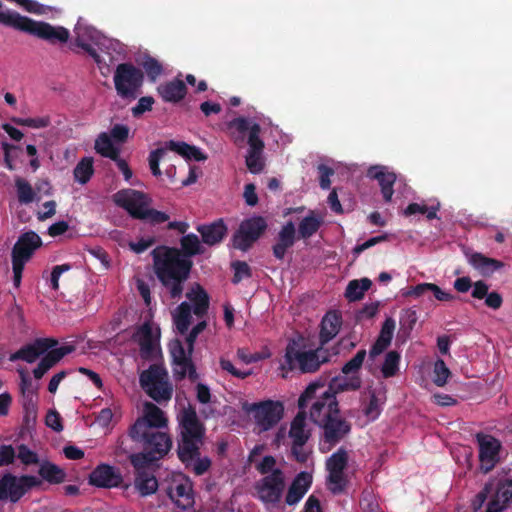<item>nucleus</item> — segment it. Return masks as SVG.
<instances>
[{
    "label": "nucleus",
    "instance_id": "nucleus-12",
    "mask_svg": "<svg viewBox=\"0 0 512 512\" xmlns=\"http://www.w3.org/2000/svg\"><path fill=\"white\" fill-rule=\"evenodd\" d=\"M40 484V480L32 475L17 477L12 473H5L0 479V501L9 500L18 502L26 492Z\"/></svg>",
    "mask_w": 512,
    "mask_h": 512
},
{
    "label": "nucleus",
    "instance_id": "nucleus-15",
    "mask_svg": "<svg viewBox=\"0 0 512 512\" xmlns=\"http://www.w3.org/2000/svg\"><path fill=\"white\" fill-rule=\"evenodd\" d=\"M250 411L254 412V419L261 431H268L282 419L284 406L279 401L266 400L252 404Z\"/></svg>",
    "mask_w": 512,
    "mask_h": 512
},
{
    "label": "nucleus",
    "instance_id": "nucleus-35",
    "mask_svg": "<svg viewBox=\"0 0 512 512\" xmlns=\"http://www.w3.org/2000/svg\"><path fill=\"white\" fill-rule=\"evenodd\" d=\"M94 148L99 155L111 160L120 155V149L113 144L111 137L106 132L97 136Z\"/></svg>",
    "mask_w": 512,
    "mask_h": 512
},
{
    "label": "nucleus",
    "instance_id": "nucleus-22",
    "mask_svg": "<svg viewBox=\"0 0 512 512\" xmlns=\"http://www.w3.org/2000/svg\"><path fill=\"white\" fill-rule=\"evenodd\" d=\"M89 484L99 488H112L121 485V473L109 464L98 465L89 475Z\"/></svg>",
    "mask_w": 512,
    "mask_h": 512
},
{
    "label": "nucleus",
    "instance_id": "nucleus-39",
    "mask_svg": "<svg viewBox=\"0 0 512 512\" xmlns=\"http://www.w3.org/2000/svg\"><path fill=\"white\" fill-rule=\"evenodd\" d=\"M372 281L369 278L352 280L348 283L345 290V297L350 301H358L364 297V293L370 289Z\"/></svg>",
    "mask_w": 512,
    "mask_h": 512
},
{
    "label": "nucleus",
    "instance_id": "nucleus-41",
    "mask_svg": "<svg viewBox=\"0 0 512 512\" xmlns=\"http://www.w3.org/2000/svg\"><path fill=\"white\" fill-rule=\"evenodd\" d=\"M93 173V159L91 157L82 158L73 170L74 179L80 184H86Z\"/></svg>",
    "mask_w": 512,
    "mask_h": 512
},
{
    "label": "nucleus",
    "instance_id": "nucleus-6",
    "mask_svg": "<svg viewBox=\"0 0 512 512\" xmlns=\"http://www.w3.org/2000/svg\"><path fill=\"white\" fill-rule=\"evenodd\" d=\"M330 354L323 348L306 350L298 341L292 339L285 349L282 370H297L300 373H314L320 366L329 361Z\"/></svg>",
    "mask_w": 512,
    "mask_h": 512
},
{
    "label": "nucleus",
    "instance_id": "nucleus-34",
    "mask_svg": "<svg viewBox=\"0 0 512 512\" xmlns=\"http://www.w3.org/2000/svg\"><path fill=\"white\" fill-rule=\"evenodd\" d=\"M40 477L50 484H60L66 479V472L56 464L44 461L38 470Z\"/></svg>",
    "mask_w": 512,
    "mask_h": 512
},
{
    "label": "nucleus",
    "instance_id": "nucleus-37",
    "mask_svg": "<svg viewBox=\"0 0 512 512\" xmlns=\"http://www.w3.org/2000/svg\"><path fill=\"white\" fill-rule=\"evenodd\" d=\"M241 230L258 240L267 229V222L262 216H253L244 219L239 227Z\"/></svg>",
    "mask_w": 512,
    "mask_h": 512
},
{
    "label": "nucleus",
    "instance_id": "nucleus-30",
    "mask_svg": "<svg viewBox=\"0 0 512 512\" xmlns=\"http://www.w3.org/2000/svg\"><path fill=\"white\" fill-rule=\"evenodd\" d=\"M306 418L307 411L299 409L290 425L289 437L297 446H304L311 436L310 431L306 429Z\"/></svg>",
    "mask_w": 512,
    "mask_h": 512
},
{
    "label": "nucleus",
    "instance_id": "nucleus-54",
    "mask_svg": "<svg viewBox=\"0 0 512 512\" xmlns=\"http://www.w3.org/2000/svg\"><path fill=\"white\" fill-rule=\"evenodd\" d=\"M363 412L370 420H376L379 417L381 406L375 390H369V402L363 408Z\"/></svg>",
    "mask_w": 512,
    "mask_h": 512
},
{
    "label": "nucleus",
    "instance_id": "nucleus-55",
    "mask_svg": "<svg viewBox=\"0 0 512 512\" xmlns=\"http://www.w3.org/2000/svg\"><path fill=\"white\" fill-rule=\"evenodd\" d=\"M12 122L19 126H26L30 128H46L50 125V117L44 116V117H36V118H18L14 117L12 118Z\"/></svg>",
    "mask_w": 512,
    "mask_h": 512
},
{
    "label": "nucleus",
    "instance_id": "nucleus-10",
    "mask_svg": "<svg viewBox=\"0 0 512 512\" xmlns=\"http://www.w3.org/2000/svg\"><path fill=\"white\" fill-rule=\"evenodd\" d=\"M348 452L344 447H340L326 460V470L328 476L326 480L329 491L338 495L343 493L348 486V478L344 471L348 466Z\"/></svg>",
    "mask_w": 512,
    "mask_h": 512
},
{
    "label": "nucleus",
    "instance_id": "nucleus-11",
    "mask_svg": "<svg viewBox=\"0 0 512 512\" xmlns=\"http://www.w3.org/2000/svg\"><path fill=\"white\" fill-rule=\"evenodd\" d=\"M257 498L264 505L276 506L282 499L285 490V476L281 469L273 471V473L263 476L255 485Z\"/></svg>",
    "mask_w": 512,
    "mask_h": 512
},
{
    "label": "nucleus",
    "instance_id": "nucleus-7",
    "mask_svg": "<svg viewBox=\"0 0 512 512\" xmlns=\"http://www.w3.org/2000/svg\"><path fill=\"white\" fill-rule=\"evenodd\" d=\"M10 27L38 37L50 44L66 43L70 32L63 26H53L48 22L35 21L29 17L15 13Z\"/></svg>",
    "mask_w": 512,
    "mask_h": 512
},
{
    "label": "nucleus",
    "instance_id": "nucleus-27",
    "mask_svg": "<svg viewBox=\"0 0 512 512\" xmlns=\"http://www.w3.org/2000/svg\"><path fill=\"white\" fill-rule=\"evenodd\" d=\"M157 91L163 101L178 103L185 98L187 94V87L184 81L179 78H174L171 81L160 84Z\"/></svg>",
    "mask_w": 512,
    "mask_h": 512
},
{
    "label": "nucleus",
    "instance_id": "nucleus-47",
    "mask_svg": "<svg viewBox=\"0 0 512 512\" xmlns=\"http://www.w3.org/2000/svg\"><path fill=\"white\" fill-rule=\"evenodd\" d=\"M440 208V203H437L436 205H433L431 207H428L425 204H419V203H410L404 210L405 216H411L416 213L424 214L426 215L428 220H432L437 218V211Z\"/></svg>",
    "mask_w": 512,
    "mask_h": 512
},
{
    "label": "nucleus",
    "instance_id": "nucleus-53",
    "mask_svg": "<svg viewBox=\"0 0 512 512\" xmlns=\"http://www.w3.org/2000/svg\"><path fill=\"white\" fill-rule=\"evenodd\" d=\"M231 267L234 270L232 278L233 284H239L243 279L252 277V270L245 261H234Z\"/></svg>",
    "mask_w": 512,
    "mask_h": 512
},
{
    "label": "nucleus",
    "instance_id": "nucleus-42",
    "mask_svg": "<svg viewBox=\"0 0 512 512\" xmlns=\"http://www.w3.org/2000/svg\"><path fill=\"white\" fill-rule=\"evenodd\" d=\"M191 307L187 302H182L174 317L175 326L180 334H185L191 324Z\"/></svg>",
    "mask_w": 512,
    "mask_h": 512
},
{
    "label": "nucleus",
    "instance_id": "nucleus-57",
    "mask_svg": "<svg viewBox=\"0 0 512 512\" xmlns=\"http://www.w3.org/2000/svg\"><path fill=\"white\" fill-rule=\"evenodd\" d=\"M166 154L165 148H157L150 152L149 154V168L151 170V173L155 177H160L162 175V172L159 168V163L162 157Z\"/></svg>",
    "mask_w": 512,
    "mask_h": 512
},
{
    "label": "nucleus",
    "instance_id": "nucleus-59",
    "mask_svg": "<svg viewBox=\"0 0 512 512\" xmlns=\"http://www.w3.org/2000/svg\"><path fill=\"white\" fill-rule=\"evenodd\" d=\"M255 468L261 475L264 476L269 475L278 469L276 468V459L272 455L264 456L263 459L255 465Z\"/></svg>",
    "mask_w": 512,
    "mask_h": 512
},
{
    "label": "nucleus",
    "instance_id": "nucleus-49",
    "mask_svg": "<svg viewBox=\"0 0 512 512\" xmlns=\"http://www.w3.org/2000/svg\"><path fill=\"white\" fill-rule=\"evenodd\" d=\"M367 356V352L365 349H360L348 362L344 364L342 367V373L346 376L355 375L357 373Z\"/></svg>",
    "mask_w": 512,
    "mask_h": 512
},
{
    "label": "nucleus",
    "instance_id": "nucleus-4",
    "mask_svg": "<svg viewBox=\"0 0 512 512\" xmlns=\"http://www.w3.org/2000/svg\"><path fill=\"white\" fill-rule=\"evenodd\" d=\"M167 418L164 412L153 403H146L144 414L129 428L128 435L132 440H151L165 449H171L172 439L160 428L167 427Z\"/></svg>",
    "mask_w": 512,
    "mask_h": 512
},
{
    "label": "nucleus",
    "instance_id": "nucleus-28",
    "mask_svg": "<svg viewBox=\"0 0 512 512\" xmlns=\"http://www.w3.org/2000/svg\"><path fill=\"white\" fill-rule=\"evenodd\" d=\"M468 262L483 277H490L504 267L502 261L487 257L478 252L472 253L468 258Z\"/></svg>",
    "mask_w": 512,
    "mask_h": 512
},
{
    "label": "nucleus",
    "instance_id": "nucleus-52",
    "mask_svg": "<svg viewBox=\"0 0 512 512\" xmlns=\"http://www.w3.org/2000/svg\"><path fill=\"white\" fill-rule=\"evenodd\" d=\"M433 382L438 387H443L447 383V379L451 375V372L447 365L445 364L444 360L438 359L434 363V369H433Z\"/></svg>",
    "mask_w": 512,
    "mask_h": 512
},
{
    "label": "nucleus",
    "instance_id": "nucleus-63",
    "mask_svg": "<svg viewBox=\"0 0 512 512\" xmlns=\"http://www.w3.org/2000/svg\"><path fill=\"white\" fill-rule=\"evenodd\" d=\"M112 140L118 143H125L129 137V128L124 124H115L110 129V134Z\"/></svg>",
    "mask_w": 512,
    "mask_h": 512
},
{
    "label": "nucleus",
    "instance_id": "nucleus-48",
    "mask_svg": "<svg viewBox=\"0 0 512 512\" xmlns=\"http://www.w3.org/2000/svg\"><path fill=\"white\" fill-rule=\"evenodd\" d=\"M141 66L145 70L149 80L155 82L158 77L163 73L162 64L154 57L146 55L141 63Z\"/></svg>",
    "mask_w": 512,
    "mask_h": 512
},
{
    "label": "nucleus",
    "instance_id": "nucleus-24",
    "mask_svg": "<svg viewBox=\"0 0 512 512\" xmlns=\"http://www.w3.org/2000/svg\"><path fill=\"white\" fill-rule=\"evenodd\" d=\"M230 128H235L242 134L241 142L244 140V134L248 131V151H263L264 142L260 138L261 127L258 123H250L245 117H237L229 122Z\"/></svg>",
    "mask_w": 512,
    "mask_h": 512
},
{
    "label": "nucleus",
    "instance_id": "nucleus-64",
    "mask_svg": "<svg viewBox=\"0 0 512 512\" xmlns=\"http://www.w3.org/2000/svg\"><path fill=\"white\" fill-rule=\"evenodd\" d=\"M417 322V314L413 309L403 310L400 316V324L403 329L410 332Z\"/></svg>",
    "mask_w": 512,
    "mask_h": 512
},
{
    "label": "nucleus",
    "instance_id": "nucleus-61",
    "mask_svg": "<svg viewBox=\"0 0 512 512\" xmlns=\"http://www.w3.org/2000/svg\"><path fill=\"white\" fill-rule=\"evenodd\" d=\"M17 457L24 465L37 464L39 462L37 453L30 450L25 444H21L18 447Z\"/></svg>",
    "mask_w": 512,
    "mask_h": 512
},
{
    "label": "nucleus",
    "instance_id": "nucleus-46",
    "mask_svg": "<svg viewBox=\"0 0 512 512\" xmlns=\"http://www.w3.org/2000/svg\"><path fill=\"white\" fill-rule=\"evenodd\" d=\"M257 242L255 238L246 234L244 230L238 228L232 235V247L242 252H247Z\"/></svg>",
    "mask_w": 512,
    "mask_h": 512
},
{
    "label": "nucleus",
    "instance_id": "nucleus-25",
    "mask_svg": "<svg viewBox=\"0 0 512 512\" xmlns=\"http://www.w3.org/2000/svg\"><path fill=\"white\" fill-rule=\"evenodd\" d=\"M203 243L214 246L223 241L228 233V227L223 219H217L210 224H202L197 227Z\"/></svg>",
    "mask_w": 512,
    "mask_h": 512
},
{
    "label": "nucleus",
    "instance_id": "nucleus-36",
    "mask_svg": "<svg viewBox=\"0 0 512 512\" xmlns=\"http://www.w3.org/2000/svg\"><path fill=\"white\" fill-rule=\"evenodd\" d=\"M94 32L95 31H93V30L85 29V34H84V33H82V28L81 27H76L75 28V33H76L75 44L78 47H80L81 49H83L89 56H91L93 58V60L97 64H101L102 63V57L96 51V49L93 48L87 42V39H90V40L94 39V36H93Z\"/></svg>",
    "mask_w": 512,
    "mask_h": 512
},
{
    "label": "nucleus",
    "instance_id": "nucleus-26",
    "mask_svg": "<svg viewBox=\"0 0 512 512\" xmlns=\"http://www.w3.org/2000/svg\"><path fill=\"white\" fill-rule=\"evenodd\" d=\"M296 229L292 221L282 226L278 233L277 242L272 247L273 255L276 259L282 260L289 248L295 243Z\"/></svg>",
    "mask_w": 512,
    "mask_h": 512
},
{
    "label": "nucleus",
    "instance_id": "nucleus-50",
    "mask_svg": "<svg viewBox=\"0 0 512 512\" xmlns=\"http://www.w3.org/2000/svg\"><path fill=\"white\" fill-rule=\"evenodd\" d=\"M169 350L173 363L182 361L183 364H186V360L192 359V354L189 353L188 348H184L183 343L179 339H175L170 343Z\"/></svg>",
    "mask_w": 512,
    "mask_h": 512
},
{
    "label": "nucleus",
    "instance_id": "nucleus-38",
    "mask_svg": "<svg viewBox=\"0 0 512 512\" xmlns=\"http://www.w3.org/2000/svg\"><path fill=\"white\" fill-rule=\"evenodd\" d=\"M180 246L181 248L179 250L186 259H190V257L204 253V248L201 245L198 236L193 233L184 235L180 239Z\"/></svg>",
    "mask_w": 512,
    "mask_h": 512
},
{
    "label": "nucleus",
    "instance_id": "nucleus-29",
    "mask_svg": "<svg viewBox=\"0 0 512 512\" xmlns=\"http://www.w3.org/2000/svg\"><path fill=\"white\" fill-rule=\"evenodd\" d=\"M342 316L338 311H329L321 321L320 342L326 344L340 331Z\"/></svg>",
    "mask_w": 512,
    "mask_h": 512
},
{
    "label": "nucleus",
    "instance_id": "nucleus-43",
    "mask_svg": "<svg viewBox=\"0 0 512 512\" xmlns=\"http://www.w3.org/2000/svg\"><path fill=\"white\" fill-rule=\"evenodd\" d=\"M400 359V353L395 350H391L385 355V359L381 367V373L384 378L394 377L398 373Z\"/></svg>",
    "mask_w": 512,
    "mask_h": 512
},
{
    "label": "nucleus",
    "instance_id": "nucleus-31",
    "mask_svg": "<svg viewBox=\"0 0 512 512\" xmlns=\"http://www.w3.org/2000/svg\"><path fill=\"white\" fill-rule=\"evenodd\" d=\"M362 380L359 375H348V377L335 376L330 381L326 390L332 395L345 391H357L361 388Z\"/></svg>",
    "mask_w": 512,
    "mask_h": 512
},
{
    "label": "nucleus",
    "instance_id": "nucleus-16",
    "mask_svg": "<svg viewBox=\"0 0 512 512\" xmlns=\"http://www.w3.org/2000/svg\"><path fill=\"white\" fill-rule=\"evenodd\" d=\"M476 439L479 446L480 469L486 474L499 462L501 443L495 437L483 433H478Z\"/></svg>",
    "mask_w": 512,
    "mask_h": 512
},
{
    "label": "nucleus",
    "instance_id": "nucleus-17",
    "mask_svg": "<svg viewBox=\"0 0 512 512\" xmlns=\"http://www.w3.org/2000/svg\"><path fill=\"white\" fill-rule=\"evenodd\" d=\"M166 493L181 510H189L194 506L193 482L188 477L174 479L167 487Z\"/></svg>",
    "mask_w": 512,
    "mask_h": 512
},
{
    "label": "nucleus",
    "instance_id": "nucleus-58",
    "mask_svg": "<svg viewBox=\"0 0 512 512\" xmlns=\"http://www.w3.org/2000/svg\"><path fill=\"white\" fill-rule=\"evenodd\" d=\"M297 483H291L285 496V502L289 506L296 505L307 493V486L303 489L297 487Z\"/></svg>",
    "mask_w": 512,
    "mask_h": 512
},
{
    "label": "nucleus",
    "instance_id": "nucleus-62",
    "mask_svg": "<svg viewBox=\"0 0 512 512\" xmlns=\"http://www.w3.org/2000/svg\"><path fill=\"white\" fill-rule=\"evenodd\" d=\"M153 104H154V98L153 97H151V96L141 97L138 100V103L136 104V106H134L132 108V115L134 117H136V118L140 117L145 112L151 111Z\"/></svg>",
    "mask_w": 512,
    "mask_h": 512
},
{
    "label": "nucleus",
    "instance_id": "nucleus-21",
    "mask_svg": "<svg viewBox=\"0 0 512 512\" xmlns=\"http://www.w3.org/2000/svg\"><path fill=\"white\" fill-rule=\"evenodd\" d=\"M75 351V346L66 344L60 347H53L45 352L38 363L33 369V376L35 379H41L51 368L57 365L66 355Z\"/></svg>",
    "mask_w": 512,
    "mask_h": 512
},
{
    "label": "nucleus",
    "instance_id": "nucleus-2",
    "mask_svg": "<svg viewBox=\"0 0 512 512\" xmlns=\"http://www.w3.org/2000/svg\"><path fill=\"white\" fill-rule=\"evenodd\" d=\"M154 273L171 299H180L189 278L193 262L183 257L178 248L165 247L163 252L153 250Z\"/></svg>",
    "mask_w": 512,
    "mask_h": 512
},
{
    "label": "nucleus",
    "instance_id": "nucleus-9",
    "mask_svg": "<svg viewBox=\"0 0 512 512\" xmlns=\"http://www.w3.org/2000/svg\"><path fill=\"white\" fill-rule=\"evenodd\" d=\"M144 74L131 63H121L114 73V85L122 99L135 100L143 84Z\"/></svg>",
    "mask_w": 512,
    "mask_h": 512
},
{
    "label": "nucleus",
    "instance_id": "nucleus-32",
    "mask_svg": "<svg viewBox=\"0 0 512 512\" xmlns=\"http://www.w3.org/2000/svg\"><path fill=\"white\" fill-rule=\"evenodd\" d=\"M187 298L192 302L193 312L197 317L201 318L207 313L209 296L199 284L187 293Z\"/></svg>",
    "mask_w": 512,
    "mask_h": 512
},
{
    "label": "nucleus",
    "instance_id": "nucleus-56",
    "mask_svg": "<svg viewBox=\"0 0 512 512\" xmlns=\"http://www.w3.org/2000/svg\"><path fill=\"white\" fill-rule=\"evenodd\" d=\"M263 151H248L246 155V166L253 174H258L264 169V161L262 159Z\"/></svg>",
    "mask_w": 512,
    "mask_h": 512
},
{
    "label": "nucleus",
    "instance_id": "nucleus-1",
    "mask_svg": "<svg viewBox=\"0 0 512 512\" xmlns=\"http://www.w3.org/2000/svg\"><path fill=\"white\" fill-rule=\"evenodd\" d=\"M180 438L177 454L186 467L194 461L192 470L197 476L205 474L211 467V460L205 456L200 458V448L204 444L206 428L198 418L195 408L191 405L181 410L178 415Z\"/></svg>",
    "mask_w": 512,
    "mask_h": 512
},
{
    "label": "nucleus",
    "instance_id": "nucleus-19",
    "mask_svg": "<svg viewBox=\"0 0 512 512\" xmlns=\"http://www.w3.org/2000/svg\"><path fill=\"white\" fill-rule=\"evenodd\" d=\"M41 246L42 239L36 232L30 230L22 233L12 248V262L26 264Z\"/></svg>",
    "mask_w": 512,
    "mask_h": 512
},
{
    "label": "nucleus",
    "instance_id": "nucleus-3",
    "mask_svg": "<svg viewBox=\"0 0 512 512\" xmlns=\"http://www.w3.org/2000/svg\"><path fill=\"white\" fill-rule=\"evenodd\" d=\"M298 408L307 411V416L315 425L340 412L337 397L326 390L322 380L311 382L305 388L298 399Z\"/></svg>",
    "mask_w": 512,
    "mask_h": 512
},
{
    "label": "nucleus",
    "instance_id": "nucleus-51",
    "mask_svg": "<svg viewBox=\"0 0 512 512\" xmlns=\"http://www.w3.org/2000/svg\"><path fill=\"white\" fill-rule=\"evenodd\" d=\"M495 494L504 505L509 507V503L512 500V479H506L504 481H500L495 485Z\"/></svg>",
    "mask_w": 512,
    "mask_h": 512
},
{
    "label": "nucleus",
    "instance_id": "nucleus-20",
    "mask_svg": "<svg viewBox=\"0 0 512 512\" xmlns=\"http://www.w3.org/2000/svg\"><path fill=\"white\" fill-rule=\"evenodd\" d=\"M367 177L378 182L384 202L390 203L394 194L396 174L387 166L374 165L367 170Z\"/></svg>",
    "mask_w": 512,
    "mask_h": 512
},
{
    "label": "nucleus",
    "instance_id": "nucleus-60",
    "mask_svg": "<svg viewBox=\"0 0 512 512\" xmlns=\"http://www.w3.org/2000/svg\"><path fill=\"white\" fill-rule=\"evenodd\" d=\"M494 481L487 482L482 490L475 496L473 501V508L475 511L479 510L487 500L488 496L494 491Z\"/></svg>",
    "mask_w": 512,
    "mask_h": 512
},
{
    "label": "nucleus",
    "instance_id": "nucleus-33",
    "mask_svg": "<svg viewBox=\"0 0 512 512\" xmlns=\"http://www.w3.org/2000/svg\"><path fill=\"white\" fill-rule=\"evenodd\" d=\"M134 486L142 497H146L157 491L158 481L152 472L136 473Z\"/></svg>",
    "mask_w": 512,
    "mask_h": 512
},
{
    "label": "nucleus",
    "instance_id": "nucleus-5",
    "mask_svg": "<svg viewBox=\"0 0 512 512\" xmlns=\"http://www.w3.org/2000/svg\"><path fill=\"white\" fill-rule=\"evenodd\" d=\"M113 201L117 206L125 209L134 219L147 221L152 225L169 220L167 213L149 208L152 199L144 192L122 189L113 195Z\"/></svg>",
    "mask_w": 512,
    "mask_h": 512
},
{
    "label": "nucleus",
    "instance_id": "nucleus-44",
    "mask_svg": "<svg viewBox=\"0 0 512 512\" xmlns=\"http://www.w3.org/2000/svg\"><path fill=\"white\" fill-rule=\"evenodd\" d=\"M185 363L187 364H183L182 361L173 363L175 379L180 381L188 377L190 381H196L198 379V374L192 359L186 360Z\"/></svg>",
    "mask_w": 512,
    "mask_h": 512
},
{
    "label": "nucleus",
    "instance_id": "nucleus-8",
    "mask_svg": "<svg viewBox=\"0 0 512 512\" xmlns=\"http://www.w3.org/2000/svg\"><path fill=\"white\" fill-rule=\"evenodd\" d=\"M140 384L149 397L157 403L167 402L172 398L173 387L168 381L167 372L154 364L140 374Z\"/></svg>",
    "mask_w": 512,
    "mask_h": 512
},
{
    "label": "nucleus",
    "instance_id": "nucleus-23",
    "mask_svg": "<svg viewBox=\"0 0 512 512\" xmlns=\"http://www.w3.org/2000/svg\"><path fill=\"white\" fill-rule=\"evenodd\" d=\"M135 341L138 342L140 350L139 355L145 361L155 360L159 354V345L153 335L151 326L148 323L143 324L134 334Z\"/></svg>",
    "mask_w": 512,
    "mask_h": 512
},
{
    "label": "nucleus",
    "instance_id": "nucleus-40",
    "mask_svg": "<svg viewBox=\"0 0 512 512\" xmlns=\"http://www.w3.org/2000/svg\"><path fill=\"white\" fill-rule=\"evenodd\" d=\"M322 225V218L315 216L314 212L304 217L298 226L300 238L307 239L314 235Z\"/></svg>",
    "mask_w": 512,
    "mask_h": 512
},
{
    "label": "nucleus",
    "instance_id": "nucleus-45",
    "mask_svg": "<svg viewBox=\"0 0 512 512\" xmlns=\"http://www.w3.org/2000/svg\"><path fill=\"white\" fill-rule=\"evenodd\" d=\"M15 187L17 191L18 201L22 204H29L35 199V192L31 184L24 178L17 177L15 179Z\"/></svg>",
    "mask_w": 512,
    "mask_h": 512
},
{
    "label": "nucleus",
    "instance_id": "nucleus-13",
    "mask_svg": "<svg viewBox=\"0 0 512 512\" xmlns=\"http://www.w3.org/2000/svg\"><path fill=\"white\" fill-rule=\"evenodd\" d=\"M323 431L321 451L328 452L343 439H345L351 432V423L343 418L339 413L335 416H330L319 425Z\"/></svg>",
    "mask_w": 512,
    "mask_h": 512
},
{
    "label": "nucleus",
    "instance_id": "nucleus-18",
    "mask_svg": "<svg viewBox=\"0 0 512 512\" xmlns=\"http://www.w3.org/2000/svg\"><path fill=\"white\" fill-rule=\"evenodd\" d=\"M58 345V340L51 337L36 338L33 342L22 346L19 350L11 353L9 360L15 362L18 360L27 363H34L40 356H42L49 349Z\"/></svg>",
    "mask_w": 512,
    "mask_h": 512
},
{
    "label": "nucleus",
    "instance_id": "nucleus-14",
    "mask_svg": "<svg viewBox=\"0 0 512 512\" xmlns=\"http://www.w3.org/2000/svg\"><path fill=\"white\" fill-rule=\"evenodd\" d=\"M140 444L143 452L134 453L129 456L130 463L134 467L136 473L149 472L148 468L155 462L163 458L170 449H165L151 440H133Z\"/></svg>",
    "mask_w": 512,
    "mask_h": 512
}]
</instances>
